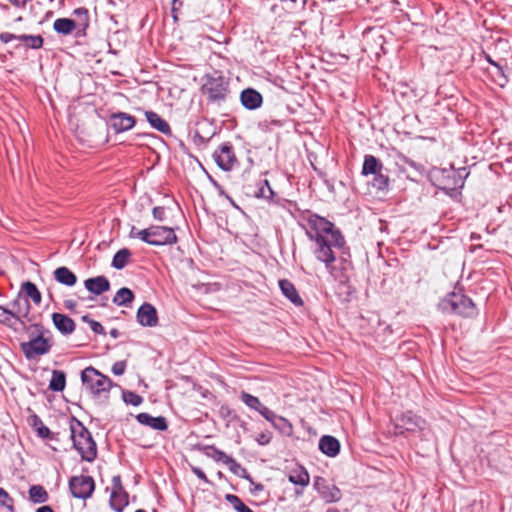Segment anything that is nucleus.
<instances>
[{
	"instance_id": "nucleus-1",
	"label": "nucleus",
	"mask_w": 512,
	"mask_h": 512,
	"mask_svg": "<svg viewBox=\"0 0 512 512\" xmlns=\"http://www.w3.org/2000/svg\"><path fill=\"white\" fill-rule=\"evenodd\" d=\"M306 236L313 242L315 258L325 265L329 273L336 277L334 263L337 254L345 249V238L341 231L328 219L309 213L304 226Z\"/></svg>"
},
{
	"instance_id": "nucleus-2",
	"label": "nucleus",
	"mask_w": 512,
	"mask_h": 512,
	"mask_svg": "<svg viewBox=\"0 0 512 512\" xmlns=\"http://www.w3.org/2000/svg\"><path fill=\"white\" fill-rule=\"evenodd\" d=\"M73 447L84 461L92 462L97 457V446L89 430L77 418L72 417L69 424Z\"/></svg>"
},
{
	"instance_id": "nucleus-3",
	"label": "nucleus",
	"mask_w": 512,
	"mask_h": 512,
	"mask_svg": "<svg viewBox=\"0 0 512 512\" xmlns=\"http://www.w3.org/2000/svg\"><path fill=\"white\" fill-rule=\"evenodd\" d=\"M81 380L85 390L95 397L107 398L112 387L111 379L99 372L92 366L85 368L81 372Z\"/></svg>"
},
{
	"instance_id": "nucleus-4",
	"label": "nucleus",
	"mask_w": 512,
	"mask_h": 512,
	"mask_svg": "<svg viewBox=\"0 0 512 512\" xmlns=\"http://www.w3.org/2000/svg\"><path fill=\"white\" fill-rule=\"evenodd\" d=\"M32 326L39 334L29 341L20 344L23 354L29 360L48 354L52 348L51 340L43 336V326L41 324H33Z\"/></svg>"
},
{
	"instance_id": "nucleus-5",
	"label": "nucleus",
	"mask_w": 512,
	"mask_h": 512,
	"mask_svg": "<svg viewBox=\"0 0 512 512\" xmlns=\"http://www.w3.org/2000/svg\"><path fill=\"white\" fill-rule=\"evenodd\" d=\"M240 399L247 407L257 411L275 428L278 427L277 421L286 422V420L283 417L278 416L274 411L270 410L268 407L262 404L258 397L253 396L245 391H242L240 394Z\"/></svg>"
},
{
	"instance_id": "nucleus-6",
	"label": "nucleus",
	"mask_w": 512,
	"mask_h": 512,
	"mask_svg": "<svg viewBox=\"0 0 512 512\" xmlns=\"http://www.w3.org/2000/svg\"><path fill=\"white\" fill-rule=\"evenodd\" d=\"M202 89L212 102L224 101L229 93L228 83L222 76H209Z\"/></svg>"
},
{
	"instance_id": "nucleus-7",
	"label": "nucleus",
	"mask_w": 512,
	"mask_h": 512,
	"mask_svg": "<svg viewBox=\"0 0 512 512\" xmlns=\"http://www.w3.org/2000/svg\"><path fill=\"white\" fill-rule=\"evenodd\" d=\"M9 311L13 322H18L26 329V323H30L34 320V317L30 315L31 305L26 297L20 294L9 303Z\"/></svg>"
},
{
	"instance_id": "nucleus-8",
	"label": "nucleus",
	"mask_w": 512,
	"mask_h": 512,
	"mask_svg": "<svg viewBox=\"0 0 512 512\" xmlns=\"http://www.w3.org/2000/svg\"><path fill=\"white\" fill-rule=\"evenodd\" d=\"M69 489L73 497L86 500L92 496L95 482L91 476H73L69 480Z\"/></svg>"
},
{
	"instance_id": "nucleus-9",
	"label": "nucleus",
	"mask_w": 512,
	"mask_h": 512,
	"mask_svg": "<svg viewBox=\"0 0 512 512\" xmlns=\"http://www.w3.org/2000/svg\"><path fill=\"white\" fill-rule=\"evenodd\" d=\"M313 487L326 504L336 503L342 499L341 490L336 485L329 484L323 477H315Z\"/></svg>"
},
{
	"instance_id": "nucleus-10",
	"label": "nucleus",
	"mask_w": 512,
	"mask_h": 512,
	"mask_svg": "<svg viewBox=\"0 0 512 512\" xmlns=\"http://www.w3.org/2000/svg\"><path fill=\"white\" fill-rule=\"evenodd\" d=\"M424 425L425 421L421 417L413 414L411 411L403 413L395 420V430L396 433L399 434H403L405 431L416 432L418 430H422Z\"/></svg>"
},
{
	"instance_id": "nucleus-11",
	"label": "nucleus",
	"mask_w": 512,
	"mask_h": 512,
	"mask_svg": "<svg viewBox=\"0 0 512 512\" xmlns=\"http://www.w3.org/2000/svg\"><path fill=\"white\" fill-rule=\"evenodd\" d=\"M450 310L463 317H471L476 314L473 301L467 296L455 292H450Z\"/></svg>"
},
{
	"instance_id": "nucleus-12",
	"label": "nucleus",
	"mask_w": 512,
	"mask_h": 512,
	"mask_svg": "<svg viewBox=\"0 0 512 512\" xmlns=\"http://www.w3.org/2000/svg\"><path fill=\"white\" fill-rule=\"evenodd\" d=\"M213 159L219 168L224 171H230L237 162L231 143L226 142L219 146L213 153Z\"/></svg>"
},
{
	"instance_id": "nucleus-13",
	"label": "nucleus",
	"mask_w": 512,
	"mask_h": 512,
	"mask_svg": "<svg viewBox=\"0 0 512 512\" xmlns=\"http://www.w3.org/2000/svg\"><path fill=\"white\" fill-rule=\"evenodd\" d=\"M128 505V494L122 486L120 475L112 478V492L110 496V506L116 512H122Z\"/></svg>"
},
{
	"instance_id": "nucleus-14",
	"label": "nucleus",
	"mask_w": 512,
	"mask_h": 512,
	"mask_svg": "<svg viewBox=\"0 0 512 512\" xmlns=\"http://www.w3.org/2000/svg\"><path fill=\"white\" fill-rule=\"evenodd\" d=\"M150 241L153 246L171 245L177 242L174 230L166 226H150Z\"/></svg>"
},
{
	"instance_id": "nucleus-15",
	"label": "nucleus",
	"mask_w": 512,
	"mask_h": 512,
	"mask_svg": "<svg viewBox=\"0 0 512 512\" xmlns=\"http://www.w3.org/2000/svg\"><path fill=\"white\" fill-rule=\"evenodd\" d=\"M13 40L21 41L26 48L40 49L43 46L44 39L41 35H15L9 32L0 33V41L7 44Z\"/></svg>"
},
{
	"instance_id": "nucleus-16",
	"label": "nucleus",
	"mask_w": 512,
	"mask_h": 512,
	"mask_svg": "<svg viewBox=\"0 0 512 512\" xmlns=\"http://www.w3.org/2000/svg\"><path fill=\"white\" fill-rule=\"evenodd\" d=\"M110 124L116 133H122L132 129L136 124V119L128 113L117 112L110 116Z\"/></svg>"
},
{
	"instance_id": "nucleus-17",
	"label": "nucleus",
	"mask_w": 512,
	"mask_h": 512,
	"mask_svg": "<svg viewBox=\"0 0 512 512\" xmlns=\"http://www.w3.org/2000/svg\"><path fill=\"white\" fill-rule=\"evenodd\" d=\"M136 318L144 327H155L158 324L157 311L150 303H144L138 308Z\"/></svg>"
},
{
	"instance_id": "nucleus-18",
	"label": "nucleus",
	"mask_w": 512,
	"mask_h": 512,
	"mask_svg": "<svg viewBox=\"0 0 512 512\" xmlns=\"http://www.w3.org/2000/svg\"><path fill=\"white\" fill-rule=\"evenodd\" d=\"M450 171H452L450 178L453 179V187H450V197L457 199L461 194L458 190L463 188L465 179L469 176V171L467 167L455 169L453 164H450Z\"/></svg>"
},
{
	"instance_id": "nucleus-19",
	"label": "nucleus",
	"mask_w": 512,
	"mask_h": 512,
	"mask_svg": "<svg viewBox=\"0 0 512 512\" xmlns=\"http://www.w3.org/2000/svg\"><path fill=\"white\" fill-rule=\"evenodd\" d=\"M240 100L242 105L249 110H255L262 105V95L253 88H246L241 92Z\"/></svg>"
},
{
	"instance_id": "nucleus-20",
	"label": "nucleus",
	"mask_w": 512,
	"mask_h": 512,
	"mask_svg": "<svg viewBox=\"0 0 512 512\" xmlns=\"http://www.w3.org/2000/svg\"><path fill=\"white\" fill-rule=\"evenodd\" d=\"M137 421L145 426H148L154 430L165 431L168 428L167 420L163 416L153 417L148 413H139L136 416Z\"/></svg>"
},
{
	"instance_id": "nucleus-21",
	"label": "nucleus",
	"mask_w": 512,
	"mask_h": 512,
	"mask_svg": "<svg viewBox=\"0 0 512 512\" xmlns=\"http://www.w3.org/2000/svg\"><path fill=\"white\" fill-rule=\"evenodd\" d=\"M52 322L55 328L63 335L72 334L76 327L73 319L62 313H53Z\"/></svg>"
},
{
	"instance_id": "nucleus-22",
	"label": "nucleus",
	"mask_w": 512,
	"mask_h": 512,
	"mask_svg": "<svg viewBox=\"0 0 512 512\" xmlns=\"http://www.w3.org/2000/svg\"><path fill=\"white\" fill-rule=\"evenodd\" d=\"M84 286L92 294L101 295L110 289V282L105 276H97L86 279Z\"/></svg>"
},
{
	"instance_id": "nucleus-23",
	"label": "nucleus",
	"mask_w": 512,
	"mask_h": 512,
	"mask_svg": "<svg viewBox=\"0 0 512 512\" xmlns=\"http://www.w3.org/2000/svg\"><path fill=\"white\" fill-rule=\"evenodd\" d=\"M73 15L76 17L74 20V23L76 24V37L85 36L86 30L89 27L88 10L84 7H79L73 11Z\"/></svg>"
},
{
	"instance_id": "nucleus-24",
	"label": "nucleus",
	"mask_w": 512,
	"mask_h": 512,
	"mask_svg": "<svg viewBox=\"0 0 512 512\" xmlns=\"http://www.w3.org/2000/svg\"><path fill=\"white\" fill-rule=\"evenodd\" d=\"M319 449L325 455L335 457L340 451V443L335 437L325 435L319 441Z\"/></svg>"
},
{
	"instance_id": "nucleus-25",
	"label": "nucleus",
	"mask_w": 512,
	"mask_h": 512,
	"mask_svg": "<svg viewBox=\"0 0 512 512\" xmlns=\"http://www.w3.org/2000/svg\"><path fill=\"white\" fill-rule=\"evenodd\" d=\"M279 287L283 293V295L288 298L294 305L296 306H302L303 301L302 298L299 296L294 284L287 280L282 279L279 281Z\"/></svg>"
},
{
	"instance_id": "nucleus-26",
	"label": "nucleus",
	"mask_w": 512,
	"mask_h": 512,
	"mask_svg": "<svg viewBox=\"0 0 512 512\" xmlns=\"http://www.w3.org/2000/svg\"><path fill=\"white\" fill-rule=\"evenodd\" d=\"M54 279L65 286H74L77 282L76 275L67 267L61 266L54 270Z\"/></svg>"
},
{
	"instance_id": "nucleus-27",
	"label": "nucleus",
	"mask_w": 512,
	"mask_h": 512,
	"mask_svg": "<svg viewBox=\"0 0 512 512\" xmlns=\"http://www.w3.org/2000/svg\"><path fill=\"white\" fill-rule=\"evenodd\" d=\"M145 116L149 124L157 131L163 134H170V125L160 115L153 111L145 112Z\"/></svg>"
},
{
	"instance_id": "nucleus-28",
	"label": "nucleus",
	"mask_w": 512,
	"mask_h": 512,
	"mask_svg": "<svg viewBox=\"0 0 512 512\" xmlns=\"http://www.w3.org/2000/svg\"><path fill=\"white\" fill-rule=\"evenodd\" d=\"M53 29L58 34L67 36L76 31V24L70 18H57L53 23Z\"/></svg>"
},
{
	"instance_id": "nucleus-29",
	"label": "nucleus",
	"mask_w": 512,
	"mask_h": 512,
	"mask_svg": "<svg viewBox=\"0 0 512 512\" xmlns=\"http://www.w3.org/2000/svg\"><path fill=\"white\" fill-rule=\"evenodd\" d=\"M135 295L133 291L127 287L120 288L113 297V303L117 306L128 307L133 302Z\"/></svg>"
},
{
	"instance_id": "nucleus-30",
	"label": "nucleus",
	"mask_w": 512,
	"mask_h": 512,
	"mask_svg": "<svg viewBox=\"0 0 512 512\" xmlns=\"http://www.w3.org/2000/svg\"><path fill=\"white\" fill-rule=\"evenodd\" d=\"M383 168L382 163L373 155H366L364 158V163L362 167V174H377L381 172Z\"/></svg>"
},
{
	"instance_id": "nucleus-31",
	"label": "nucleus",
	"mask_w": 512,
	"mask_h": 512,
	"mask_svg": "<svg viewBox=\"0 0 512 512\" xmlns=\"http://www.w3.org/2000/svg\"><path fill=\"white\" fill-rule=\"evenodd\" d=\"M66 385L65 373L59 370H54L49 383V389L55 392H61Z\"/></svg>"
},
{
	"instance_id": "nucleus-32",
	"label": "nucleus",
	"mask_w": 512,
	"mask_h": 512,
	"mask_svg": "<svg viewBox=\"0 0 512 512\" xmlns=\"http://www.w3.org/2000/svg\"><path fill=\"white\" fill-rule=\"evenodd\" d=\"M288 479L291 483L295 485L305 487L309 484L310 477L308 472L301 467L300 469L292 471L289 474Z\"/></svg>"
},
{
	"instance_id": "nucleus-33",
	"label": "nucleus",
	"mask_w": 512,
	"mask_h": 512,
	"mask_svg": "<svg viewBox=\"0 0 512 512\" xmlns=\"http://www.w3.org/2000/svg\"><path fill=\"white\" fill-rule=\"evenodd\" d=\"M22 290L25 292L26 296L33 301L34 304L40 305L42 301V296L39 289L34 283L30 281L24 282L22 284Z\"/></svg>"
},
{
	"instance_id": "nucleus-34",
	"label": "nucleus",
	"mask_w": 512,
	"mask_h": 512,
	"mask_svg": "<svg viewBox=\"0 0 512 512\" xmlns=\"http://www.w3.org/2000/svg\"><path fill=\"white\" fill-rule=\"evenodd\" d=\"M131 256V252L127 248L120 249L117 251L112 260V267L117 270L123 269Z\"/></svg>"
},
{
	"instance_id": "nucleus-35",
	"label": "nucleus",
	"mask_w": 512,
	"mask_h": 512,
	"mask_svg": "<svg viewBox=\"0 0 512 512\" xmlns=\"http://www.w3.org/2000/svg\"><path fill=\"white\" fill-rule=\"evenodd\" d=\"M29 499L33 503H44L48 500V493L41 485H33L29 488Z\"/></svg>"
},
{
	"instance_id": "nucleus-36",
	"label": "nucleus",
	"mask_w": 512,
	"mask_h": 512,
	"mask_svg": "<svg viewBox=\"0 0 512 512\" xmlns=\"http://www.w3.org/2000/svg\"><path fill=\"white\" fill-rule=\"evenodd\" d=\"M226 465L233 474L252 482V477L247 472V469L242 467L234 458L228 459V463Z\"/></svg>"
},
{
	"instance_id": "nucleus-37",
	"label": "nucleus",
	"mask_w": 512,
	"mask_h": 512,
	"mask_svg": "<svg viewBox=\"0 0 512 512\" xmlns=\"http://www.w3.org/2000/svg\"><path fill=\"white\" fill-rule=\"evenodd\" d=\"M225 499L229 502L237 512H254L246 506L242 500L234 494H226Z\"/></svg>"
},
{
	"instance_id": "nucleus-38",
	"label": "nucleus",
	"mask_w": 512,
	"mask_h": 512,
	"mask_svg": "<svg viewBox=\"0 0 512 512\" xmlns=\"http://www.w3.org/2000/svg\"><path fill=\"white\" fill-rule=\"evenodd\" d=\"M129 237L130 238L140 239L143 242L151 245V241H150V227H148L146 229L139 230L135 226H132L131 230L129 232Z\"/></svg>"
},
{
	"instance_id": "nucleus-39",
	"label": "nucleus",
	"mask_w": 512,
	"mask_h": 512,
	"mask_svg": "<svg viewBox=\"0 0 512 512\" xmlns=\"http://www.w3.org/2000/svg\"><path fill=\"white\" fill-rule=\"evenodd\" d=\"M0 505L7 512H14V501L2 487H0Z\"/></svg>"
},
{
	"instance_id": "nucleus-40",
	"label": "nucleus",
	"mask_w": 512,
	"mask_h": 512,
	"mask_svg": "<svg viewBox=\"0 0 512 512\" xmlns=\"http://www.w3.org/2000/svg\"><path fill=\"white\" fill-rule=\"evenodd\" d=\"M122 397L126 404L133 406H139L143 402V398L133 391H123Z\"/></svg>"
},
{
	"instance_id": "nucleus-41",
	"label": "nucleus",
	"mask_w": 512,
	"mask_h": 512,
	"mask_svg": "<svg viewBox=\"0 0 512 512\" xmlns=\"http://www.w3.org/2000/svg\"><path fill=\"white\" fill-rule=\"evenodd\" d=\"M389 178L383 175L381 172L374 174L372 186L377 190H384L388 187Z\"/></svg>"
},
{
	"instance_id": "nucleus-42",
	"label": "nucleus",
	"mask_w": 512,
	"mask_h": 512,
	"mask_svg": "<svg viewBox=\"0 0 512 512\" xmlns=\"http://www.w3.org/2000/svg\"><path fill=\"white\" fill-rule=\"evenodd\" d=\"M82 321L88 323L94 333L105 335V329L100 322L90 319L88 315L82 316Z\"/></svg>"
},
{
	"instance_id": "nucleus-43",
	"label": "nucleus",
	"mask_w": 512,
	"mask_h": 512,
	"mask_svg": "<svg viewBox=\"0 0 512 512\" xmlns=\"http://www.w3.org/2000/svg\"><path fill=\"white\" fill-rule=\"evenodd\" d=\"M274 195V192L268 182V180L263 181V185L259 188L258 192L256 193L257 197L270 199Z\"/></svg>"
},
{
	"instance_id": "nucleus-44",
	"label": "nucleus",
	"mask_w": 512,
	"mask_h": 512,
	"mask_svg": "<svg viewBox=\"0 0 512 512\" xmlns=\"http://www.w3.org/2000/svg\"><path fill=\"white\" fill-rule=\"evenodd\" d=\"M0 323L6 325L8 327L14 326V322L12 320V317H11V314L9 311V307L5 308L0 305Z\"/></svg>"
},
{
	"instance_id": "nucleus-45",
	"label": "nucleus",
	"mask_w": 512,
	"mask_h": 512,
	"mask_svg": "<svg viewBox=\"0 0 512 512\" xmlns=\"http://www.w3.org/2000/svg\"><path fill=\"white\" fill-rule=\"evenodd\" d=\"M34 418L35 425H37V423L39 424V427H37L38 436L41 438H49L51 435L50 429L47 426H45L37 416H35Z\"/></svg>"
},
{
	"instance_id": "nucleus-46",
	"label": "nucleus",
	"mask_w": 512,
	"mask_h": 512,
	"mask_svg": "<svg viewBox=\"0 0 512 512\" xmlns=\"http://www.w3.org/2000/svg\"><path fill=\"white\" fill-rule=\"evenodd\" d=\"M209 449L213 450L214 452V455L213 457L217 460V461H221L223 462L224 464H227L228 463V459H231L232 457L227 455L225 452L217 449L216 447L214 446H210Z\"/></svg>"
},
{
	"instance_id": "nucleus-47",
	"label": "nucleus",
	"mask_w": 512,
	"mask_h": 512,
	"mask_svg": "<svg viewBox=\"0 0 512 512\" xmlns=\"http://www.w3.org/2000/svg\"><path fill=\"white\" fill-rule=\"evenodd\" d=\"M487 61L497 69V74L503 79L505 83L508 82V78L504 73L503 67L496 61L492 60L490 56L486 57Z\"/></svg>"
},
{
	"instance_id": "nucleus-48",
	"label": "nucleus",
	"mask_w": 512,
	"mask_h": 512,
	"mask_svg": "<svg viewBox=\"0 0 512 512\" xmlns=\"http://www.w3.org/2000/svg\"><path fill=\"white\" fill-rule=\"evenodd\" d=\"M271 439H272L271 432L266 431V432H262V433L258 434L255 440L257 441V443L259 445H267L270 443Z\"/></svg>"
},
{
	"instance_id": "nucleus-49",
	"label": "nucleus",
	"mask_w": 512,
	"mask_h": 512,
	"mask_svg": "<svg viewBox=\"0 0 512 512\" xmlns=\"http://www.w3.org/2000/svg\"><path fill=\"white\" fill-rule=\"evenodd\" d=\"M126 370V362L125 361H117L112 366V372L113 374L120 376L124 374Z\"/></svg>"
},
{
	"instance_id": "nucleus-50",
	"label": "nucleus",
	"mask_w": 512,
	"mask_h": 512,
	"mask_svg": "<svg viewBox=\"0 0 512 512\" xmlns=\"http://www.w3.org/2000/svg\"><path fill=\"white\" fill-rule=\"evenodd\" d=\"M152 214H153L154 219L163 221L165 218V209H164V207H160V206L154 207L152 210Z\"/></svg>"
},
{
	"instance_id": "nucleus-51",
	"label": "nucleus",
	"mask_w": 512,
	"mask_h": 512,
	"mask_svg": "<svg viewBox=\"0 0 512 512\" xmlns=\"http://www.w3.org/2000/svg\"><path fill=\"white\" fill-rule=\"evenodd\" d=\"M192 472L201 480L206 483H209V480L205 474V472L199 467H192Z\"/></svg>"
},
{
	"instance_id": "nucleus-52",
	"label": "nucleus",
	"mask_w": 512,
	"mask_h": 512,
	"mask_svg": "<svg viewBox=\"0 0 512 512\" xmlns=\"http://www.w3.org/2000/svg\"><path fill=\"white\" fill-rule=\"evenodd\" d=\"M251 487H250V492L254 495H257L259 492L263 491L264 489V486L261 484V483H256L254 482V480L252 479V482H249Z\"/></svg>"
},
{
	"instance_id": "nucleus-53",
	"label": "nucleus",
	"mask_w": 512,
	"mask_h": 512,
	"mask_svg": "<svg viewBox=\"0 0 512 512\" xmlns=\"http://www.w3.org/2000/svg\"><path fill=\"white\" fill-rule=\"evenodd\" d=\"M208 177L212 185L218 190L219 194L224 195V189L222 188V186L210 175Z\"/></svg>"
},
{
	"instance_id": "nucleus-54",
	"label": "nucleus",
	"mask_w": 512,
	"mask_h": 512,
	"mask_svg": "<svg viewBox=\"0 0 512 512\" xmlns=\"http://www.w3.org/2000/svg\"><path fill=\"white\" fill-rule=\"evenodd\" d=\"M208 177L212 185L218 190L219 194L224 195V189L222 188V186L210 175Z\"/></svg>"
},
{
	"instance_id": "nucleus-55",
	"label": "nucleus",
	"mask_w": 512,
	"mask_h": 512,
	"mask_svg": "<svg viewBox=\"0 0 512 512\" xmlns=\"http://www.w3.org/2000/svg\"><path fill=\"white\" fill-rule=\"evenodd\" d=\"M76 305H77L76 302L74 300H72V299H67V300L64 301V306L68 310H74Z\"/></svg>"
},
{
	"instance_id": "nucleus-56",
	"label": "nucleus",
	"mask_w": 512,
	"mask_h": 512,
	"mask_svg": "<svg viewBox=\"0 0 512 512\" xmlns=\"http://www.w3.org/2000/svg\"><path fill=\"white\" fill-rule=\"evenodd\" d=\"M12 4L20 7L24 6L29 0H9Z\"/></svg>"
},
{
	"instance_id": "nucleus-57",
	"label": "nucleus",
	"mask_w": 512,
	"mask_h": 512,
	"mask_svg": "<svg viewBox=\"0 0 512 512\" xmlns=\"http://www.w3.org/2000/svg\"><path fill=\"white\" fill-rule=\"evenodd\" d=\"M36 512H54L50 506H41Z\"/></svg>"
},
{
	"instance_id": "nucleus-58",
	"label": "nucleus",
	"mask_w": 512,
	"mask_h": 512,
	"mask_svg": "<svg viewBox=\"0 0 512 512\" xmlns=\"http://www.w3.org/2000/svg\"><path fill=\"white\" fill-rule=\"evenodd\" d=\"M172 5L175 6L176 9L181 10V8L183 6V1L182 0H173Z\"/></svg>"
},
{
	"instance_id": "nucleus-59",
	"label": "nucleus",
	"mask_w": 512,
	"mask_h": 512,
	"mask_svg": "<svg viewBox=\"0 0 512 512\" xmlns=\"http://www.w3.org/2000/svg\"><path fill=\"white\" fill-rule=\"evenodd\" d=\"M180 11V9H176L175 6L172 5L171 7V13L175 21L178 20L177 13Z\"/></svg>"
},
{
	"instance_id": "nucleus-60",
	"label": "nucleus",
	"mask_w": 512,
	"mask_h": 512,
	"mask_svg": "<svg viewBox=\"0 0 512 512\" xmlns=\"http://www.w3.org/2000/svg\"><path fill=\"white\" fill-rule=\"evenodd\" d=\"M109 333H110V336L113 338H118L120 335L119 330L116 328L111 329Z\"/></svg>"
},
{
	"instance_id": "nucleus-61",
	"label": "nucleus",
	"mask_w": 512,
	"mask_h": 512,
	"mask_svg": "<svg viewBox=\"0 0 512 512\" xmlns=\"http://www.w3.org/2000/svg\"><path fill=\"white\" fill-rule=\"evenodd\" d=\"M440 173V170L439 169H433L431 172H430V177L432 179L436 178L437 175Z\"/></svg>"
},
{
	"instance_id": "nucleus-62",
	"label": "nucleus",
	"mask_w": 512,
	"mask_h": 512,
	"mask_svg": "<svg viewBox=\"0 0 512 512\" xmlns=\"http://www.w3.org/2000/svg\"><path fill=\"white\" fill-rule=\"evenodd\" d=\"M326 512H339L336 508H329Z\"/></svg>"
},
{
	"instance_id": "nucleus-63",
	"label": "nucleus",
	"mask_w": 512,
	"mask_h": 512,
	"mask_svg": "<svg viewBox=\"0 0 512 512\" xmlns=\"http://www.w3.org/2000/svg\"><path fill=\"white\" fill-rule=\"evenodd\" d=\"M135 512H146V511H145V510H143V509H138V510H136Z\"/></svg>"
}]
</instances>
